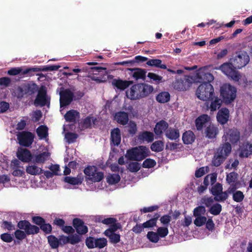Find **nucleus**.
<instances>
[{"label": "nucleus", "mask_w": 252, "mask_h": 252, "mask_svg": "<svg viewBox=\"0 0 252 252\" xmlns=\"http://www.w3.org/2000/svg\"><path fill=\"white\" fill-rule=\"evenodd\" d=\"M232 149L230 144L228 142H225L222 144L218 150L217 152L220 154L224 157H226L230 154Z\"/></svg>", "instance_id": "7c9ffc66"}, {"label": "nucleus", "mask_w": 252, "mask_h": 252, "mask_svg": "<svg viewBox=\"0 0 252 252\" xmlns=\"http://www.w3.org/2000/svg\"><path fill=\"white\" fill-rule=\"evenodd\" d=\"M73 96V93L68 89H66L60 93V101L61 112L63 111L65 106L71 103Z\"/></svg>", "instance_id": "ddd939ff"}, {"label": "nucleus", "mask_w": 252, "mask_h": 252, "mask_svg": "<svg viewBox=\"0 0 252 252\" xmlns=\"http://www.w3.org/2000/svg\"><path fill=\"white\" fill-rule=\"evenodd\" d=\"M228 192L232 193L233 199L237 202H240L243 201L244 198L243 193L240 190H235L234 187H230L228 189Z\"/></svg>", "instance_id": "473e14b6"}, {"label": "nucleus", "mask_w": 252, "mask_h": 252, "mask_svg": "<svg viewBox=\"0 0 252 252\" xmlns=\"http://www.w3.org/2000/svg\"><path fill=\"white\" fill-rule=\"evenodd\" d=\"M221 211V206L218 203L213 205L210 208L209 211L211 214L214 215H217L220 213Z\"/></svg>", "instance_id": "5fc2aeb1"}, {"label": "nucleus", "mask_w": 252, "mask_h": 252, "mask_svg": "<svg viewBox=\"0 0 252 252\" xmlns=\"http://www.w3.org/2000/svg\"><path fill=\"white\" fill-rule=\"evenodd\" d=\"M77 138V135L74 133L68 132L65 134V138L68 143L74 142Z\"/></svg>", "instance_id": "bf43d9fd"}, {"label": "nucleus", "mask_w": 252, "mask_h": 252, "mask_svg": "<svg viewBox=\"0 0 252 252\" xmlns=\"http://www.w3.org/2000/svg\"><path fill=\"white\" fill-rule=\"evenodd\" d=\"M229 163L227 164L226 165V168H229V169H233H233H235L238 166V165H239V161L237 159H229Z\"/></svg>", "instance_id": "338daca9"}, {"label": "nucleus", "mask_w": 252, "mask_h": 252, "mask_svg": "<svg viewBox=\"0 0 252 252\" xmlns=\"http://www.w3.org/2000/svg\"><path fill=\"white\" fill-rule=\"evenodd\" d=\"M237 178L238 174L232 172L227 175L226 181L229 184H233L237 181Z\"/></svg>", "instance_id": "6e6d98bb"}, {"label": "nucleus", "mask_w": 252, "mask_h": 252, "mask_svg": "<svg viewBox=\"0 0 252 252\" xmlns=\"http://www.w3.org/2000/svg\"><path fill=\"white\" fill-rule=\"evenodd\" d=\"M197 77L200 80L199 82L209 83L214 80L213 75L209 72H205V68L200 69L197 73Z\"/></svg>", "instance_id": "a211bd4d"}, {"label": "nucleus", "mask_w": 252, "mask_h": 252, "mask_svg": "<svg viewBox=\"0 0 252 252\" xmlns=\"http://www.w3.org/2000/svg\"><path fill=\"white\" fill-rule=\"evenodd\" d=\"M146 64L152 67H156L161 69H166V65L162 63L161 60L159 59H150L148 60Z\"/></svg>", "instance_id": "4c0bfd02"}, {"label": "nucleus", "mask_w": 252, "mask_h": 252, "mask_svg": "<svg viewBox=\"0 0 252 252\" xmlns=\"http://www.w3.org/2000/svg\"><path fill=\"white\" fill-rule=\"evenodd\" d=\"M168 128V124L163 120L158 122L154 128V132L157 135H160L163 132L165 133L166 130Z\"/></svg>", "instance_id": "4be33fe9"}, {"label": "nucleus", "mask_w": 252, "mask_h": 252, "mask_svg": "<svg viewBox=\"0 0 252 252\" xmlns=\"http://www.w3.org/2000/svg\"><path fill=\"white\" fill-rule=\"evenodd\" d=\"M79 117V112L74 110H71L68 111L64 115L65 120L68 122H74Z\"/></svg>", "instance_id": "58836bf2"}, {"label": "nucleus", "mask_w": 252, "mask_h": 252, "mask_svg": "<svg viewBox=\"0 0 252 252\" xmlns=\"http://www.w3.org/2000/svg\"><path fill=\"white\" fill-rule=\"evenodd\" d=\"M127 127H128V132L130 134L134 135L136 132L137 126L134 122L130 121Z\"/></svg>", "instance_id": "69168bd1"}, {"label": "nucleus", "mask_w": 252, "mask_h": 252, "mask_svg": "<svg viewBox=\"0 0 252 252\" xmlns=\"http://www.w3.org/2000/svg\"><path fill=\"white\" fill-rule=\"evenodd\" d=\"M165 135L167 138L171 140H176L180 137V132L177 128L169 127L166 130Z\"/></svg>", "instance_id": "393cba45"}, {"label": "nucleus", "mask_w": 252, "mask_h": 252, "mask_svg": "<svg viewBox=\"0 0 252 252\" xmlns=\"http://www.w3.org/2000/svg\"><path fill=\"white\" fill-rule=\"evenodd\" d=\"M229 111L227 108H221L218 113L217 118L218 121L223 125L227 123L229 118Z\"/></svg>", "instance_id": "aec40b11"}, {"label": "nucleus", "mask_w": 252, "mask_h": 252, "mask_svg": "<svg viewBox=\"0 0 252 252\" xmlns=\"http://www.w3.org/2000/svg\"><path fill=\"white\" fill-rule=\"evenodd\" d=\"M26 172L32 175H38L42 173V170L41 168L35 164H31L27 167Z\"/></svg>", "instance_id": "c9c22d12"}, {"label": "nucleus", "mask_w": 252, "mask_h": 252, "mask_svg": "<svg viewBox=\"0 0 252 252\" xmlns=\"http://www.w3.org/2000/svg\"><path fill=\"white\" fill-rule=\"evenodd\" d=\"M112 84L113 86L116 87L117 89L123 90L129 86L130 82L114 79L112 81Z\"/></svg>", "instance_id": "f704fd0d"}, {"label": "nucleus", "mask_w": 252, "mask_h": 252, "mask_svg": "<svg viewBox=\"0 0 252 252\" xmlns=\"http://www.w3.org/2000/svg\"><path fill=\"white\" fill-rule=\"evenodd\" d=\"M221 103L222 100L217 97L211 102L210 107H207L211 111H215L220 107Z\"/></svg>", "instance_id": "c03bdc74"}, {"label": "nucleus", "mask_w": 252, "mask_h": 252, "mask_svg": "<svg viewBox=\"0 0 252 252\" xmlns=\"http://www.w3.org/2000/svg\"><path fill=\"white\" fill-rule=\"evenodd\" d=\"M240 139V132L235 128L225 129L222 137L223 141L232 144L237 143Z\"/></svg>", "instance_id": "1a4fd4ad"}, {"label": "nucleus", "mask_w": 252, "mask_h": 252, "mask_svg": "<svg viewBox=\"0 0 252 252\" xmlns=\"http://www.w3.org/2000/svg\"><path fill=\"white\" fill-rule=\"evenodd\" d=\"M86 245L89 249L97 248L102 249L107 244V240L104 238H94L89 237L86 239Z\"/></svg>", "instance_id": "9d476101"}, {"label": "nucleus", "mask_w": 252, "mask_h": 252, "mask_svg": "<svg viewBox=\"0 0 252 252\" xmlns=\"http://www.w3.org/2000/svg\"><path fill=\"white\" fill-rule=\"evenodd\" d=\"M84 173L87 176V180L92 182H99L103 178L104 175L99 171L96 167L88 166L84 169Z\"/></svg>", "instance_id": "6e6552de"}, {"label": "nucleus", "mask_w": 252, "mask_h": 252, "mask_svg": "<svg viewBox=\"0 0 252 252\" xmlns=\"http://www.w3.org/2000/svg\"><path fill=\"white\" fill-rule=\"evenodd\" d=\"M147 236L148 239L153 243H157L159 240L158 235L157 233L153 231L149 232Z\"/></svg>", "instance_id": "4d7b16f0"}, {"label": "nucleus", "mask_w": 252, "mask_h": 252, "mask_svg": "<svg viewBox=\"0 0 252 252\" xmlns=\"http://www.w3.org/2000/svg\"><path fill=\"white\" fill-rule=\"evenodd\" d=\"M119 228V224L113 225L104 232V234L109 238L110 241L113 243H117L120 241V235L114 233Z\"/></svg>", "instance_id": "dca6fc26"}, {"label": "nucleus", "mask_w": 252, "mask_h": 252, "mask_svg": "<svg viewBox=\"0 0 252 252\" xmlns=\"http://www.w3.org/2000/svg\"><path fill=\"white\" fill-rule=\"evenodd\" d=\"M73 226L77 232L80 234H84L88 232V228L84 222L80 219H75L73 221Z\"/></svg>", "instance_id": "6ab92c4d"}, {"label": "nucleus", "mask_w": 252, "mask_h": 252, "mask_svg": "<svg viewBox=\"0 0 252 252\" xmlns=\"http://www.w3.org/2000/svg\"><path fill=\"white\" fill-rule=\"evenodd\" d=\"M170 96V94L168 92H163L157 95L156 99L160 103H165L169 100Z\"/></svg>", "instance_id": "79ce46f5"}, {"label": "nucleus", "mask_w": 252, "mask_h": 252, "mask_svg": "<svg viewBox=\"0 0 252 252\" xmlns=\"http://www.w3.org/2000/svg\"><path fill=\"white\" fill-rule=\"evenodd\" d=\"M250 58L248 54L244 51H239L236 53L235 55L231 60L234 68L240 69L245 66L249 62Z\"/></svg>", "instance_id": "423d86ee"}, {"label": "nucleus", "mask_w": 252, "mask_h": 252, "mask_svg": "<svg viewBox=\"0 0 252 252\" xmlns=\"http://www.w3.org/2000/svg\"><path fill=\"white\" fill-rule=\"evenodd\" d=\"M0 184L3 185L4 187L8 188L11 186L10 178L8 175H0Z\"/></svg>", "instance_id": "8fccbe9b"}, {"label": "nucleus", "mask_w": 252, "mask_h": 252, "mask_svg": "<svg viewBox=\"0 0 252 252\" xmlns=\"http://www.w3.org/2000/svg\"><path fill=\"white\" fill-rule=\"evenodd\" d=\"M193 81L192 77L186 75L180 78H176L172 85L175 90L184 91L189 89Z\"/></svg>", "instance_id": "0eeeda50"}, {"label": "nucleus", "mask_w": 252, "mask_h": 252, "mask_svg": "<svg viewBox=\"0 0 252 252\" xmlns=\"http://www.w3.org/2000/svg\"><path fill=\"white\" fill-rule=\"evenodd\" d=\"M34 136L31 132L23 131L17 134V139L21 145L30 146L32 143Z\"/></svg>", "instance_id": "4468645a"}, {"label": "nucleus", "mask_w": 252, "mask_h": 252, "mask_svg": "<svg viewBox=\"0 0 252 252\" xmlns=\"http://www.w3.org/2000/svg\"><path fill=\"white\" fill-rule=\"evenodd\" d=\"M111 144L114 146H118L121 141L120 130L118 128L113 129L111 132Z\"/></svg>", "instance_id": "412c9836"}, {"label": "nucleus", "mask_w": 252, "mask_h": 252, "mask_svg": "<svg viewBox=\"0 0 252 252\" xmlns=\"http://www.w3.org/2000/svg\"><path fill=\"white\" fill-rule=\"evenodd\" d=\"M18 226L20 229L25 230L28 234H33L38 232L39 229L37 226L31 225L27 220L20 221L18 223Z\"/></svg>", "instance_id": "2eb2a0df"}, {"label": "nucleus", "mask_w": 252, "mask_h": 252, "mask_svg": "<svg viewBox=\"0 0 252 252\" xmlns=\"http://www.w3.org/2000/svg\"><path fill=\"white\" fill-rule=\"evenodd\" d=\"M12 174L15 177H24L25 175L24 168L12 171Z\"/></svg>", "instance_id": "774afa93"}, {"label": "nucleus", "mask_w": 252, "mask_h": 252, "mask_svg": "<svg viewBox=\"0 0 252 252\" xmlns=\"http://www.w3.org/2000/svg\"><path fill=\"white\" fill-rule=\"evenodd\" d=\"M50 157L48 152H44L32 156L33 161L37 163H43L47 160Z\"/></svg>", "instance_id": "c756f323"}, {"label": "nucleus", "mask_w": 252, "mask_h": 252, "mask_svg": "<svg viewBox=\"0 0 252 252\" xmlns=\"http://www.w3.org/2000/svg\"><path fill=\"white\" fill-rule=\"evenodd\" d=\"M115 119L118 123L123 125H125L128 121V115L125 112H119L116 113L115 115Z\"/></svg>", "instance_id": "2f4dec72"}, {"label": "nucleus", "mask_w": 252, "mask_h": 252, "mask_svg": "<svg viewBox=\"0 0 252 252\" xmlns=\"http://www.w3.org/2000/svg\"><path fill=\"white\" fill-rule=\"evenodd\" d=\"M159 215L158 214H156L155 217L143 223V225L144 228L152 227L156 225L157 219Z\"/></svg>", "instance_id": "603ef678"}, {"label": "nucleus", "mask_w": 252, "mask_h": 252, "mask_svg": "<svg viewBox=\"0 0 252 252\" xmlns=\"http://www.w3.org/2000/svg\"><path fill=\"white\" fill-rule=\"evenodd\" d=\"M157 233L159 237L161 238L165 237L168 233V228L165 227H159L157 230Z\"/></svg>", "instance_id": "0e129e2a"}, {"label": "nucleus", "mask_w": 252, "mask_h": 252, "mask_svg": "<svg viewBox=\"0 0 252 252\" xmlns=\"http://www.w3.org/2000/svg\"><path fill=\"white\" fill-rule=\"evenodd\" d=\"M196 94L200 100L207 101L212 99L214 94V88L209 83H203L197 89Z\"/></svg>", "instance_id": "20e7f679"}, {"label": "nucleus", "mask_w": 252, "mask_h": 252, "mask_svg": "<svg viewBox=\"0 0 252 252\" xmlns=\"http://www.w3.org/2000/svg\"><path fill=\"white\" fill-rule=\"evenodd\" d=\"M205 133L208 138H215L219 133L218 128L215 125L210 124L206 128Z\"/></svg>", "instance_id": "cd10ccee"}, {"label": "nucleus", "mask_w": 252, "mask_h": 252, "mask_svg": "<svg viewBox=\"0 0 252 252\" xmlns=\"http://www.w3.org/2000/svg\"><path fill=\"white\" fill-rule=\"evenodd\" d=\"M129 70L131 71L132 76L135 80L140 79H145L146 73L145 69L140 68H130Z\"/></svg>", "instance_id": "bb28decb"}, {"label": "nucleus", "mask_w": 252, "mask_h": 252, "mask_svg": "<svg viewBox=\"0 0 252 252\" xmlns=\"http://www.w3.org/2000/svg\"><path fill=\"white\" fill-rule=\"evenodd\" d=\"M209 121L210 117L207 115L204 114L199 116L196 120V126L197 130H201L203 126H206Z\"/></svg>", "instance_id": "5701e85b"}, {"label": "nucleus", "mask_w": 252, "mask_h": 252, "mask_svg": "<svg viewBox=\"0 0 252 252\" xmlns=\"http://www.w3.org/2000/svg\"><path fill=\"white\" fill-rule=\"evenodd\" d=\"M17 156L19 159L25 162H28L32 158V156L30 151L24 148H21L18 150Z\"/></svg>", "instance_id": "f3484780"}, {"label": "nucleus", "mask_w": 252, "mask_h": 252, "mask_svg": "<svg viewBox=\"0 0 252 252\" xmlns=\"http://www.w3.org/2000/svg\"><path fill=\"white\" fill-rule=\"evenodd\" d=\"M156 164V162L151 158H147L143 162V166L145 168H152Z\"/></svg>", "instance_id": "680f3d73"}, {"label": "nucleus", "mask_w": 252, "mask_h": 252, "mask_svg": "<svg viewBox=\"0 0 252 252\" xmlns=\"http://www.w3.org/2000/svg\"><path fill=\"white\" fill-rule=\"evenodd\" d=\"M154 140V134L149 131H144L139 133L138 136V140L140 143L147 142H151Z\"/></svg>", "instance_id": "b1692460"}, {"label": "nucleus", "mask_w": 252, "mask_h": 252, "mask_svg": "<svg viewBox=\"0 0 252 252\" xmlns=\"http://www.w3.org/2000/svg\"><path fill=\"white\" fill-rule=\"evenodd\" d=\"M164 147V144L161 141H157L154 142L151 146V149L153 151L158 152L162 151Z\"/></svg>", "instance_id": "49530a36"}, {"label": "nucleus", "mask_w": 252, "mask_h": 252, "mask_svg": "<svg viewBox=\"0 0 252 252\" xmlns=\"http://www.w3.org/2000/svg\"><path fill=\"white\" fill-rule=\"evenodd\" d=\"M252 155V144L246 143L241 147L239 156L241 158H247Z\"/></svg>", "instance_id": "a878e982"}, {"label": "nucleus", "mask_w": 252, "mask_h": 252, "mask_svg": "<svg viewBox=\"0 0 252 252\" xmlns=\"http://www.w3.org/2000/svg\"><path fill=\"white\" fill-rule=\"evenodd\" d=\"M38 89V87L35 84H28L23 86V91L27 92V94H32L34 93Z\"/></svg>", "instance_id": "a19ab883"}, {"label": "nucleus", "mask_w": 252, "mask_h": 252, "mask_svg": "<svg viewBox=\"0 0 252 252\" xmlns=\"http://www.w3.org/2000/svg\"><path fill=\"white\" fill-rule=\"evenodd\" d=\"M48 241L53 249H57L59 246V239L53 235H50L48 237Z\"/></svg>", "instance_id": "a18cd8bd"}, {"label": "nucleus", "mask_w": 252, "mask_h": 252, "mask_svg": "<svg viewBox=\"0 0 252 252\" xmlns=\"http://www.w3.org/2000/svg\"><path fill=\"white\" fill-rule=\"evenodd\" d=\"M120 179L121 177L118 173H109L106 177V181L109 185H115L119 182Z\"/></svg>", "instance_id": "e433bc0d"}, {"label": "nucleus", "mask_w": 252, "mask_h": 252, "mask_svg": "<svg viewBox=\"0 0 252 252\" xmlns=\"http://www.w3.org/2000/svg\"><path fill=\"white\" fill-rule=\"evenodd\" d=\"M83 177L82 174L78 175L77 177L66 176L64 178V181L72 185H78L82 183Z\"/></svg>", "instance_id": "c85d7f7f"}, {"label": "nucleus", "mask_w": 252, "mask_h": 252, "mask_svg": "<svg viewBox=\"0 0 252 252\" xmlns=\"http://www.w3.org/2000/svg\"><path fill=\"white\" fill-rule=\"evenodd\" d=\"M195 136L193 132L190 130L185 132L182 136V140L184 144H190L195 140Z\"/></svg>", "instance_id": "72a5a7b5"}, {"label": "nucleus", "mask_w": 252, "mask_h": 252, "mask_svg": "<svg viewBox=\"0 0 252 252\" xmlns=\"http://www.w3.org/2000/svg\"><path fill=\"white\" fill-rule=\"evenodd\" d=\"M49 102L50 97L47 94L45 88L42 87L38 91V94L34 102V104L35 106H43L49 105Z\"/></svg>", "instance_id": "f8f14e48"}, {"label": "nucleus", "mask_w": 252, "mask_h": 252, "mask_svg": "<svg viewBox=\"0 0 252 252\" xmlns=\"http://www.w3.org/2000/svg\"><path fill=\"white\" fill-rule=\"evenodd\" d=\"M147 76L152 80V82L155 84H158L163 82L162 77L154 73L150 72L148 74Z\"/></svg>", "instance_id": "de8ad7c7"}, {"label": "nucleus", "mask_w": 252, "mask_h": 252, "mask_svg": "<svg viewBox=\"0 0 252 252\" xmlns=\"http://www.w3.org/2000/svg\"><path fill=\"white\" fill-rule=\"evenodd\" d=\"M220 92L224 101L226 103L233 101L236 96V89L229 84H223L220 87Z\"/></svg>", "instance_id": "39448f33"}, {"label": "nucleus", "mask_w": 252, "mask_h": 252, "mask_svg": "<svg viewBox=\"0 0 252 252\" xmlns=\"http://www.w3.org/2000/svg\"><path fill=\"white\" fill-rule=\"evenodd\" d=\"M149 153V149L147 147L140 146L127 150L126 157L130 160L140 161L147 157Z\"/></svg>", "instance_id": "7ed1b4c3"}, {"label": "nucleus", "mask_w": 252, "mask_h": 252, "mask_svg": "<svg viewBox=\"0 0 252 252\" xmlns=\"http://www.w3.org/2000/svg\"><path fill=\"white\" fill-rule=\"evenodd\" d=\"M206 212L205 208L204 206H200L196 207L193 210V216L194 217L202 216L205 214Z\"/></svg>", "instance_id": "864d4df0"}, {"label": "nucleus", "mask_w": 252, "mask_h": 252, "mask_svg": "<svg viewBox=\"0 0 252 252\" xmlns=\"http://www.w3.org/2000/svg\"><path fill=\"white\" fill-rule=\"evenodd\" d=\"M140 168V165L139 163L137 162H131L128 164V170L132 172L138 171Z\"/></svg>", "instance_id": "052dcab7"}, {"label": "nucleus", "mask_w": 252, "mask_h": 252, "mask_svg": "<svg viewBox=\"0 0 252 252\" xmlns=\"http://www.w3.org/2000/svg\"><path fill=\"white\" fill-rule=\"evenodd\" d=\"M10 168L11 169V171H13L15 170H18L19 169H20L21 168H24V167L22 165L21 161H20L17 159H14L11 161Z\"/></svg>", "instance_id": "09e8293b"}, {"label": "nucleus", "mask_w": 252, "mask_h": 252, "mask_svg": "<svg viewBox=\"0 0 252 252\" xmlns=\"http://www.w3.org/2000/svg\"><path fill=\"white\" fill-rule=\"evenodd\" d=\"M153 91V87L150 85L140 83L132 86L126 91V95L131 100L139 99L148 95Z\"/></svg>", "instance_id": "f257e3e1"}, {"label": "nucleus", "mask_w": 252, "mask_h": 252, "mask_svg": "<svg viewBox=\"0 0 252 252\" xmlns=\"http://www.w3.org/2000/svg\"><path fill=\"white\" fill-rule=\"evenodd\" d=\"M234 68L231 62L230 63H224L219 68L224 74L231 78L234 81L238 82L239 84L244 86L248 85V83L245 76L241 75Z\"/></svg>", "instance_id": "f03ea898"}, {"label": "nucleus", "mask_w": 252, "mask_h": 252, "mask_svg": "<svg viewBox=\"0 0 252 252\" xmlns=\"http://www.w3.org/2000/svg\"><path fill=\"white\" fill-rule=\"evenodd\" d=\"M116 219L113 218H108L104 219L102 220L101 222L105 224H110L111 227L112 225H115V224H119V226L120 224L119 223H116Z\"/></svg>", "instance_id": "e2e57ef3"}, {"label": "nucleus", "mask_w": 252, "mask_h": 252, "mask_svg": "<svg viewBox=\"0 0 252 252\" xmlns=\"http://www.w3.org/2000/svg\"><path fill=\"white\" fill-rule=\"evenodd\" d=\"M226 158L217 152L212 160V164L215 166H220Z\"/></svg>", "instance_id": "ea45409f"}, {"label": "nucleus", "mask_w": 252, "mask_h": 252, "mask_svg": "<svg viewBox=\"0 0 252 252\" xmlns=\"http://www.w3.org/2000/svg\"><path fill=\"white\" fill-rule=\"evenodd\" d=\"M81 240V236L77 235L74 234L69 236V243L74 245L79 243Z\"/></svg>", "instance_id": "13d9d810"}, {"label": "nucleus", "mask_w": 252, "mask_h": 252, "mask_svg": "<svg viewBox=\"0 0 252 252\" xmlns=\"http://www.w3.org/2000/svg\"><path fill=\"white\" fill-rule=\"evenodd\" d=\"M211 192L215 196L214 199L218 201H224L228 197L227 193L222 191V186L220 183L214 185L211 188Z\"/></svg>", "instance_id": "9b49d317"}, {"label": "nucleus", "mask_w": 252, "mask_h": 252, "mask_svg": "<svg viewBox=\"0 0 252 252\" xmlns=\"http://www.w3.org/2000/svg\"><path fill=\"white\" fill-rule=\"evenodd\" d=\"M36 132L40 139L45 138L48 135V127L45 126H40L37 128Z\"/></svg>", "instance_id": "37998d69"}, {"label": "nucleus", "mask_w": 252, "mask_h": 252, "mask_svg": "<svg viewBox=\"0 0 252 252\" xmlns=\"http://www.w3.org/2000/svg\"><path fill=\"white\" fill-rule=\"evenodd\" d=\"M194 220V224L198 227H200L207 222V218L204 216L196 217Z\"/></svg>", "instance_id": "3c124183"}]
</instances>
